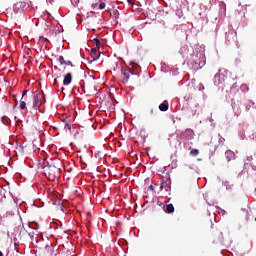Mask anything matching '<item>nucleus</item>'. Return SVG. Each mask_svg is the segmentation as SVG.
I'll return each mask as SVG.
<instances>
[{
  "label": "nucleus",
  "mask_w": 256,
  "mask_h": 256,
  "mask_svg": "<svg viewBox=\"0 0 256 256\" xmlns=\"http://www.w3.org/2000/svg\"><path fill=\"white\" fill-rule=\"evenodd\" d=\"M86 68H87L88 70H91V68H89V67H87V66H86Z\"/></svg>",
  "instance_id": "nucleus-23"
},
{
  "label": "nucleus",
  "mask_w": 256,
  "mask_h": 256,
  "mask_svg": "<svg viewBox=\"0 0 256 256\" xmlns=\"http://www.w3.org/2000/svg\"><path fill=\"white\" fill-rule=\"evenodd\" d=\"M40 39H43V36H40Z\"/></svg>",
  "instance_id": "nucleus-24"
},
{
  "label": "nucleus",
  "mask_w": 256,
  "mask_h": 256,
  "mask_svg": "<svg viewBox=\"0 0 256 256\" xmlns=\"http://www.w3.org/2000/svg\"><path fill=\"white\" fill-rule=\"evenodd\" d=\"M54 69H57V66H55Z\"/></svg>",
  "instance_id": "nucleus-26"
},
{
  "label": "nucleus",
  "mask_w": 256,
  "mask_h": 256,
  "mask_svg": "<svg viewBox=\"0 0 256 256\" xmlns=\"http://www.w3.org/2000/svg\"><path fill=\"white\" fill-rule=\"evenodd\" d=\"M96 6H97V4H93V5H92V7H94V8H95Z\"/></svg>",
  "instance_id": "nucleus-20"
},
{
  "label": "nucleus",
  "mask_w": 256,
  "mask_h": 256,
  "mask_svg": "<svg viewBox=\"0 0 256 256\" xmlns=\"http://www.w3.org/2000/svg\"><path fill=\"white\" fill-rule=\"evenodd\" d=\"M241 89L242 91H249V86H247V84H242Z\"/></svg>",
  "instance_id": "nucleus-13"
},
{
  "label": "nucleus",
  "mask_w": 256,
  "mask_h": 256,
  "mask_svg": "<svg viewBox=\"0 0 256 256\" xmlns=\"http://www.w3.org/2000/svg\"><path fill=\"white\" fill-rule=\"evenodd\" d=\"M233 87H235V84H233Z\"/></svg>",
  "instance_id": "nucleus-28"
},
{
  "label": "nucleus",
  "mask_w": 256,
  "mask_h": 256,
  "mask_svg": "<svg viewBox=\"0 0 256 256\" xmlns=\"http://www.w3.org/2000/svg\"><path fill=\"white\" fill-rule=\"evenodd\" d=\"M44 175L49 181H55L61 177V168L55 165H46L43 167Z\"/></svg>",
  "instance_id": "nucleus-2"
},
{
  "label": "nucleus",
  "mask_w": 256,
  "mask_h": 256,
  "mask_svg": "<svg viewBox=\"0 0 256 256\" xmlns=\"http://www.w3.org/2000/svg\"><path fill=\"white\" fill-rule=\"evenodd\" d=\"M207 62V58L205 57V54H197L194 59L195 65H205Z\"/></svg>",
  "instance_id": "nucleus-4"
},
{
  "label": "nucleus",
  "mask_w": 256,
  "mask_h": 256,
  "mask_svg": "<svg viewBox=\"0 0 256 256\" xmlns=\"http://www.w3.org/2000/svg\"><path fill=\"white\" fill-rule=\"evenodd\" d=\"M71 81H73V75L71 73H67L64 76L63 85H71Z\"/></svg>",
  "instance_id": "nucleus-6"
},
{
  "label": "nucleus",
  "mask_w": 256,
  "mask_h": 256,
  "mask_svg": "<svg viewBox=\"0 0 256 256\" xmlns=\"http://www.w3.org/2000/svg\"><path fill=\"white\" fill-rule=\"evenodd\" d=\"M94 43L97 49H101V40H99V38H94Z\"/></svg>",
  "instance_id": "nucleus-11"
},
{
  "label": "nucleus",
  "mask_w": 256,
  "mask_h": 256,
  "mask_svg": "<svg viewBox=\"0 0 256 256\" xmlns=\"http://www.w3.org/2000/svg\"><path fill=\"white\" fill-rule=\"evenodd\" d=\"M27 93H29V90H24L22 93V97L20 100V109H27V106L31 111H37L41 105H43V99H45V95L43 92L33 94L31 93L29 96H27Z\"/></svg>",
  "instance_id": "nucleus-1"
},
{
  "label": "nucleus",
  "mask_w": 256,
  "mask_h": 256,
  "mask_svg": "<svg viewBox=\"0 0 256 256\" xmlns=\"http://www.w3.org/2000/svg\"><path fill=\"white\" fill-rule=\"evenodd\" d=\"M167 213H174L175 212V207L173 206V204H168L166 206V210Z\"/></svg>",
  "instance_id": "nucleus-10"
},
{
  "label": "nucleus",
  "mask_w": 256,
  "mask_h": 256,
  "mask_svg": "<svg viewBox=\"0 0 256 256\" xmlns=\"http://www.w3.org/2000/svg\"><path fill=\"white\" fill-rule=\"evenodd\" d=\"M225 157H226L227 161H233L235 159V152L231 151V150H227L225 152Z\"/></svg>",
  "instance_id": "nucleus-7"
},
{
  "label": "nucleus",
  "mask_w": 256,
  "mask_h": 256,
  "mask_svg": "<svg viewBox=\"0 0 256 256\" xmlns=\"http://www.w3.org/2000/svg\"><path fill=\"white\" fill-rule=\"evenodd\" d=\"M159 110L160 111H169V102L167 100H164L160 105H159Z\"/></svg>",
  "instance_id": "nucleus-9"
},
{
  "label": "nucleus",
  "mask_w": 256,
  "mask_h": 256,
  "mask_svg": "<svg viewBox=\"0 0 256 256\" xmlns=\"http://www.w3.org/2000/svg\"><path fill=\"white\" fill-rule=\"evenodd\" d=\"M190 155H192L193 157H197V155H199V150L198 149H192L190 151Z\"/></svg>",
  "instance_id": "nucleus-12"
},
{
  "label": "nucleus",
  "mask_w": 256,
  "mask_h": 256,
  "mask_svg": "<svg viewBox=\"0 0 256 256\" xmlns=\"http://www.w3.org/2000/svg\"><path fill=\"white\" fill-rule=\"evenodd\" d=\"M78 2H79V0L76 1V3H78Z\"/></svg>",
  "instance_id": "nucleus-27"
},
{
  "label": "nucleus",
  "mask_w": 256,
  "mask_h": 256,
  "mask_svg": "<svg viewBox=\"0 0 256 256\" xmlns=\"http://www.w3.org/2000/svg\"><path fill=\"white\" fill-rule=\"evenodd\" d=\"M10 67H13L15 69V66H10Z\"/></svg>",
  "instance_id": "nucleus-25"
},
{
  "label": "nucleus",
  "mask_w": 256,
  "mask_h": 256,
  "mask_svg": "<svg viewBox=\"0 0 256 256\" xmlns=\"http://www.w3.org/2000/svg\"><path fill=\"white\" fill-rule=\"evenodd\" d=\"M149 189H151V191H153V185H150V186H149Z\"/></svg>",
  "instance_id": "nucleus-18"
},
{
  "label": "nucleus",
  "mask_w": 256,
  "mask_h": 256,
  "mask_svg": "<svg viewBox=\"0 0 256 256\" xmlns=\"http://www.w3.org/2000/svg\"><path fill=\"white\" fill-rule=\"evenodd\" d=\"M127 2L129 3V5H135V3L133 2V0H127Z\"/></svg>",
  "instance_id": "nucleus-17"
},
{
  "label": "nucleus",
  "mask_w": 256,
  "mask_h": 256,
  "mask_svg": "<svg viewBox=\"0 0 256 256\" xmlns=\"http://www.w3.org/2000/svg\"><path fill=\"white\" fill-rule=\"evenodd\" d=\"M121 73L123 83H129V77H131V75H134L133 69L129 66L122 67Z\"/></svg>",
  "instance_id": "nucleus-3"
},
{
  "label": "nucleus",
  "mask_w": 256,
  "mask_h": 256,
  "mask_svg": "<svg viewBox=\"0 0 256 256\" xmlns=\"http://www.w3.org/2000/svg\"><path fill=\"white\" fill-rule=\"evenodd\" d=\"M255 221H256V217H255Z\"/></svg>",
  "instance_id": "nucleus-29"
},
{
  "label": "nucleus",
  "mask_w": 256,
  "mask_h": 256,
  "mask_svg": "<svg viewBox=\"0 0 256 256\" xmlns=\"http://www.w3.org/2000/svg\"><path fill=\"white\" fill-rule=\"evenodd\" d=\"M198 90H199V91H205V86L203 85V83H200V84H199Z\"/></svg>",
  "instance_id": "nucleus-14"
},
{
  "label": "nucleus",
  "mask_w": 256,
  "mask_h": 256,
  "mask_svg": "<svg viewBox=\"0 0 256 256\" xmlns=\"http://www.w3.org/2000/svg\"><path fill=\"white\" fill-rule=\"evenodd\" d=\"M0 256H3V252L0 251Z\"/></svg>",
  "instance_id": "nucleus-22"
},
{
  "label": "nucleus",
  "mask_w": 256,
  "mask_h": 256,
  "mask_svg": "<svg viewBox=\"0 0 256 256\" xmlns=\"http://www.w3.org/2000/svg\"><path fill=\"white\" fill-rule=\"evenodd\" d=\"M105 7H106L105 2H102V3L99 4V9L100 10L105 9Z\"/></svg>",
  "instance_id": "nucleus-15"
},
{
  "label": "nucleus",
  "mask_w": 256,
  "mask_h": 256,
  "mask_svg": "<svg viewBox=\"0 0 256 256\" xmlns=\"http://www.w3.org/2000/svg\"><path fill=\"white\" fill-rule=\"evenodd\" d=\"M58 63H60V65H73V62H71L70 60H65V58H63V56H59L57 58Z\"/></svg>",
  "instance_id": "nucleus-8"
},
{
  "label": "nucleus",
  "mask_w": 256,
  "mask_h": 256,
  "mask_svg": "<svg viewBox=\"0 0 256 256\" xmlns=\"http://www.w3.org/2000/svg\"><path fill=\"white\" fill-rule=\"evenodd\" d=\"M160 189L163 190V184L160 186Z\"/></svg>",
  "instance_id": "nucleus-21"
},
{
  "label": "nucleus",
  "mask_w": 256,
  "mask_h": 256,
  "mask_svg": "<svg viewBox=\"0 0 256 256\" xmlns=\"http://www.w3.org/2000/svg\"><path fill=\"white\" fill-rule=\"evenodd\" d=\"M64 129H67L68 131H71V124L66 123L64 126Z\"/></svg>",
  "instance_id": "nucleus-16"
},
{
  "label": "nucleus",
  "mask_w": 256,
  "mask_h": 256,
  "mask_svg": "<svg viewBox=\"0 0 256 256\" xmlns=\"http://www.w3.org/2000/svg\"><path fill=\"white\" fill-rule=\"evenodd\" d=\"M100 55H101V52H99L97 50V48H92L91 49V57H92L91 61H97V59H99Z\"/></svg>",
  "instance_id": "nucleus-5"
},
{
  "label": "nucleus",
  "mask_w": 256,
  "mask_h": 256,
  "mask_svg": "<svg viewBox=\"0 0 256 256\" xmlns=\"http://www.w3.org/2000/svg\"><path fill=\"white\" fill-rule=\"evenodd\" d=\"M65 69H66L65 66H62V71H63V72H65Z\"/></svg>",
  "instance_id": "nucleus-19"
}]
</instances>
